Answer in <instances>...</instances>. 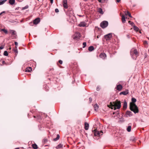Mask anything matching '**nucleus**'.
Wrapping results in <instances>:
<instances>
[{"instance_id": "1", "label": "nucleus", "mask_w": 149, "mask_h": 149, "mask_svg": "<svg viewBox=\"0 0 149 149\" xmlns=\"http://www.w3.org/2000/svg\"><path fill=\"white\" fill-rule=\"evenodd\" d=\"M132 102L130 103V110L133 111L135 113H138L139 111V109L137 106L134 103L136 101V99L134 98L133 97L132 98Z\"/></svg>"}, {"instance_id": "2", "label": "nucleus", "mask_w": 149, "mask_h": 149, "mask_svg": "<svg viewBox=\"0 0 149 149\" xmlns=\"http://www.w3.org/2000/svg\"><path fill=\"white\" fill-rule=\"evenodd\" d=\"M110 106L111 107V108L113 109L114 110L116 109H119L121 107L120 102L117 100L115 102H111Z\"/></svg>"}, {"instance_id": "3", "label": "nucleus", "mask_w": 149, "mask_h": 149, "mask_svg": "<svg viewBox=\"0 0 149 149\" xmlns=\"http://www.w3.org/2000/svg\"><path fill=\"white\" fill-rule=\"evenodd\" d=\"M130 54L132 58L136 60L138 56V53L137 50L134 48L132 49L130 52Z\"/></svg>"}, {"instance_id": "4", "label": "nucleus", "mask_w": 149, "mask_h": 149, "mask_svg": "<svg viewBox=\"0 0 149 149\" xmlns=\"http://www.w3.org/2000/svg\"><path fill=\"white\" fill-rule=\"evenodd\" d=\"M10 32L11 34V38L12 39H15L17 38V35L16 31L14 30H10Z\"/></svg>"}, {"instance_id": "5", "label": "nucleus", "mask_w": 149, "mask_h": 149, "mask_svg": "<svg viewBox=\"0 0 149 149\" xmlns=\"http://www.w3.org/2000/svg\"><path fill=\"white\" fill-rule=\"evenodd\" d=\"M108 22L104 21L101 23L100 26L102 28H104L108 26Z\"/></svg>"}, {"instance_id": "6", "label": "nucleus", "mask_w": 149, "mask_h": 149, "mask_svg": "<svg viewBox=\"0 0 149 149\" xmlns=\"http://www.w3.org/2000/svg\"><path fill=\"white\" fill-rule=\"evenodd\" d=\"M102 131H101L100 132L99 131H97L96 130H94V134L95 136H97L98 137H100L101 135H102Z\"/></svg>"}, {"instance_id": "7", "label": "nucleus", "mask_w": 149, "mask_h": 149, "mask_svg": "<svg viewBox=\"0 0 149 149\" xmlns=\"http://www.w3.org/2000/svg\"><path fill=\"white\" fill-rule=\"evenodd\" d=\"M112 36V34L111 33H109L108 34L105 35L104 36V38L106 40H109Z\"/></svg>"}, {"instance_id": "8", "label": "nucleus", "mask_w": 149, "mask_h": 149, "mask_svg": "<svg viewBox=\"0 0 149 149\" xmlns=\"http://www.w3.org/2000/svg\"><path fill=\"white\" fill-rule=\"evenodd\" d=\"M67 2V0H63V6L64 8L65 9H67L68 8V6Z\"/></svg>"}, {"instance_id": "9", "label": "nucleus", "mask_w": 149, "mask_h": 149, "mask_svg": "<svg viewBox=\"0 0 149 149\" xmlns=\"http://www.w3.org/2000/svg\"><path fill=\"white\" fill-rule=\"evenodd\" d=\"M40 21V19L39 18H37L34 19L33 21V24H38Z\"/></svg>"}, {"instance_id": "10", "label": "nucleus", "mask_w": 149, "mask_h": 149, "mask_svg": "<svg viewBox=\"0 0 149 149\" xmlns=\"http://www.w3.org/2000/svg\"><path fill=\"white\" fill-rule=\"evenodd\" d=\"M132 113L130 111H127L126 112L125 116L127 117H130L132 116Z\"/></svg>"}, {"instance_id": "11", "label": "nucleus", "mask_w": 149, "mask_h": 149, "mask_svg": "<svg viewBox=\"0 0 149 149\" xmlns=\"http://www.w3.org/2000/svg\"><path fill=\"white\" fill-rule=\"evenodd\" d=\"M80 37V34L78 32L76 33L74 36L73 38L74 39H77Z\"/></svg>"}, {"instance_id": "12", "label": "nucleus", "mask_w": 149, "mask_h": 149, "mask_svg": "<svg viewBox=\"0 0 149 149\" xmlns=\"http://www.w3.org/2000/svg\"><path fill=\"white\" fill-rule=\"evenodd\" d=\"M106 54L104 53H101L100 55V57L103 59H105L106 57Z\"/></svg>"}, {"instance_id": "13", "label": "nucleus", "mask_w": 149, "mask_h": 149, "mask_svg": "<svg viewBox=\"0 0 149 149\" xmlns=\"http://www.w3.org/2000/svg\"><path fill=\"white\" fill-rule=\"evenodd\" d=\"M86 24L84 22H81L80 23L78 24V26L80 27H84L86 26Z\"/></svg>"}, {"instance_id": "14", "label": "nucleus", "mask_w": 149, "mask_h": 149, "mask_svg": "<svg viewBox=\"0 0 149 149\" xmlns=\"http://www.w3.org/2000/svg\"><path fill=\"white\" fill-rule=\"evenodd\" d=\"M63 146L65 147V146H63V144L60 143L56 146L55 147V148L57 149H59L60 148H62Z\"/></svg>"}, {"instance_id": "15", "label": "nucleus", "mask_w": 149, "mask_h": 149, "mask_svg": "<svg viewBox=\"0 0 149 149\" xmlns=\"http://www.w3.org/2000/svg\"><path fill=\"white\" fill-rule=\"evenodd\" d=\"M128 90H126L125 91H122L120 92V95L123 94L124 95H126L128 94Z\"/></svg>"}, {"instance_id": "16", "label": "nucleus", "mask_w": 149, "mask_h": 149, "mask_svg": "<svg viewBox=\"0 0 149 149\" xmlns=\"http://www.w3.org/2000/svg\"><path fill=\"white\" fill-rule=\"evenodd\" d=\"M123 88V87L120 84L117 85V89L119 91H121Z\"/></svg>"}, {"instance_id": "17", "label": "nucleus", "mask_w": 149, "mask_h": 149, "mask_svg": "<svg viewBox=\"0 0 149 149\" xmlns=\"http://www.w3.org/2000/svg\"><path fill=\"white\" fill-rule=\"evenodd\" d=\"M89 125L86 122L85 123L84 128L85 130H87L89 128Z\"/></svg>"}, {"instance_id": "18", "label": "nucleus", "mask_w": 149, "mask_h": 149, "mask_svg": "<svg viewBox=\"0 0 149 149\" xmlns=\"http://www.w3.org/2000/svg\"><path fill=\"white\" fill-rule=\"evenodd\" d=\"M98 12L100 14H103L102 10L101 8H98Z\"/></svg>"}, {"instance_id": "19", "label": "nucleus", "mask_w": 149, "mask_h": 149, "mask_svg": "<svg viewBox=\"0 0 149 149\" xmlns=\"http://www.w3.org/2000/svg\"><path fill=\"white\" fill-rule=\"evenodd\" d=\"M94 47L93 46H91L88 47V50L90 52H91L94 50Z\"/></svg>"}, {"instance_id": "20", "label": "nucleus", "mask_w": 149, "mask_h": 149, "mask_svg": "<svg viewBox=\"0 0 149 149\" xmlns=\"http://www.w3.org/2000/svg\"><path fill=\"white\" fill-rule=\"evenodd\" d=\"M32 70V68L31 67H29L27 68L26 69V71L27 72H30Z\"/></svg>"}, {"instance_id": "21", "label": "nucleus", "mask_w": 149, "mask_h": 149, "mask_svg": "<svg viewBox=\"0 0 149 149\" xmlns=\"http://www.w3.org/2000/svg\"><path fill=\"white\" fill-rule=\"evenodd\" d=\"M32 147L34 149H37L38 148V146L36 144H33L32 145Z\"/></svg>"}, {"instance_id": "22", "label": "nucleus", "mask_w": 149, "mask_h": 149, "mask_svg": "<svg viewBox=\"0 0 149 149\" xmlns=\"http://www.w3.org/2000/svg\"><path fill=\"white\" fill-rule=\"evenodd\" d=\"M15 3V0H9V3L11 5H13Z\"/></svg>"}, {"instance_id": "23", "label": "nucleus", "mask_w": 149, "mask_h": 149, "mask_svg": "<svg viewBox=\"0 0 149 149\" xmlns=\"http://www.w3.org/2000/svg\"><path fill=\"white\" fill-rule=\"evenodd\" d=\"M122 21L123 23H125V17L124 15L122 16Z\"/></svg>"}, {"instance_id": "24", "label": "nucleus", "mask_w": 149, "mask_h": 149, "mask_svg": "<svg viewBox=\"0 0 149 149\" xmlns=\"http://www.w3.org/2000/svg\"><path fill=\"white\" fill-rule=\"evenodd\" d=\"M94 109L95 111H97L98 109V106L97 104H95L94 106Z\"/></svg>"}, {"instance_id": "25", "label": "nucleus", "mask_w": 149, "mask_h": 149, "mask_svg": "<svg viewBox=\"0 0 149 149\" xmlns=\"http://www.w3.org/2000/svg\"><path fill=\"white\" fill-rule=\"evenodd\" d=\"M123 107L125 109H126L127 107V103L125 101L124 102Z\"/></svg>"}, {"instance_id": "26", "label": "nucleus", "mask_w": 149, "mask_h": 149, "mask_svg": "<svg viewBox=\"0 0 149 149\" xmlns=\"http://www.w3.org/2000/svg\"><path fill=\"white\" fill-rule=\"evenodd\" d=\"M131 126H128L127 128V130L128 132H130L131 130Z\"/></svg>"}, {"instance_id": "27", "label": "nucleus", "mask_w": 149, "mask_h": 149, "mask_svg": "<svg viewBox=\"0 0 149 149\" xmlns=\"http://www.w3.org/2000/svg\"><path fill=\"white\" fill-rule=\"evenodd\" d=\"M59 137H60V136H59V135L57 134V135L56 137V138L54 139V141H57V140H58L59 139Z\"/></svg>"}, {"instance_id": "28", "label": "nucleus", "mask_w": 149, "mask_h": 149, "mask_svg": "<svg viewBox=\"0 0 149 149\" xmlns=\"http://www.w3.org/2000/svg\"><path fill=\"white\" fill-rule=\"evenodd\" d=\"M7 0H3L0 1V5L3 4Z\"/></svg>"}, {"instance_id": "29", "label": "nucleus", "mask_w": 149, "mask_h": 149, "mask_svg": "<svg viewBox=\"0 0 149 149\" xmlns=\"http://www.w3.org/2000/svg\"><path fill=\"white\" fill-rule=\"evenodd\" d=\"M1 31H3L6 34H7L8 33L7 30L5 29H1Z\"/></svg>"}, {"instance_id": "30", "label": "nucleus", "mask_w": 149, "mask_h": 149, "mask_svg": "<svg viewBox=\"0 0 149 149\" xmlns=\"http://www.w3.org/2000/svg\"><path fill=\"white\" fill-rule=\"evenodd\" d=\"M71 17H72L73 19H74L75 18L73 15V12L72 10H71Z\"/></svg>"}, {"instance_id": "31", "label": "nucleus", "mask_w": 149, "mask_h": 149, "mask_svg": "<svg viewBox=\"0 0 149 149\" xmlns=\"http://www.w3.org/2000/svg\"><path fill=\"white\" fill-rule=\"evenodd\" d=\"M3 54L5 56H7L8 55V52L5 51L4 52Z\"/></svg>"}, {"instance_id": "32", "label": "nucleus", "mask_w": 149, "mask_h": 149, "mask_svg": "<svg viewBox=\"0 0 149 149\" xmlns=\"http://www.w3.org/2000/svg\"><path fill=\"white\" fill-rule=\"evenodd\" d=\"M125 15H128L130 17H132L130 13L128 11H127V14H126V13L125 14Z\"/></svg>"}, {"instance_id": "33", "label": "nucleus", "mask_w": 149, "mask_h": 149, "mask_svg": "<svg viewBox=\"0 0 149 149\" xmlns=\"http://www.w3.org/2000/svg\"><path fill=\"white\" fill-rule=\"evenodd\" d=\"M83 48H85L86 45V42H84L83 43Z\"/></svg>"}, {"instance_id": "34", "label": "nucleus", "mask_w": 149, "mask_h": 149, "mask_svg": "<svg viewBox=\"0 0 149 149\" xmlns=\"http://www.w3.org/2000/svg\"><path fill=\"white\" fill-rule=\"evenodd\" d=\"M134 29L135 30L138 31V28L136 26H134Z\"/></svg>"}, {"instance_id": "35", "label": "nucleus", "mask_w": 149, "mask_h": 149, "mask_svg": "<svg viewBox=\"0 0 149 149\" xmlns=\"http://www.w3.org/2000/svg\"><path fill=\"white\" fill-rule=\"evenodd\" d=\"M128 22L132 26H133V25L134 24V23L133 22H131L130 21H129Z\"/></svg>"}, {"instance_id": "36", "label": "nucleus", "mask_w": 149, "mask_h": 149, "mask_svg": "<svg viewBox=\"0 0 149 149\" xmlns=\"http://www.w3.org/2000/svg\"><path fill=\"white\" fill-rule=\"evenodd\" d=\"M28 8V6H25V7H24L22 8V10H25V9H27Z\"/></svg>"}, {"instance_id": "37", "label": "nucleus", "mask_w": 149, "mask_h": 149, "mask_svg": "<svg viewBox=\"0 0 149 149\" xmlns=\"http://www.w3.org/2000/svg\"><path fill=\"white\" fill-rule=\"evenodd\" d=\"M58 63L61 64H62L63 63L62 61L60 60L58 61Z\"/></svg>"}, {"instance_id": "38", "label": "nucleus", "mask_w": 149, "mask_h": 149, "mask_svg": "<svg viewBox=\"0 0 149 149\" xmlns=\"http://www.w3.org/2000/svg\"><path fill=\"white\" fill-rule=\"evenodd\" d=\"M55 12L56 13H57L58 12L59 10H58V9L57 8H56L55 9Z\"/></svg>"}, {"instance_id": "39", "label": "nucleus", "mask_w": 149, "mask_h": 149, "mask_svg": "<svg viewBox=\"0 0 149 149\" xmlns=\"http://www.w3.org/2000/svg\"><path fill=\"white\" fill-rule=\"evenodd\" d=\"M14 52H15L16 53H17L18 52L17 50V49H14Z\"/></svg>"}, {"instance_id": "40", "label": "nucleus", "mask_w": 149, "mask_h": 149, "mask_svg": "<svg viewBox=\"0 0 149 149\" xmlns=\"http://www.w3.org/2000/svg\"><path fill=\"white\" fill-rule=\"evenodd\" d=\"M29 24L30 26H33V24H33V23L32 22H31L29 23Z\"/></svg>"}, {"instance_id": "41", "label": "nucleus", "mask_w": 149, "mask_h": 149, "mask_svg": "<svg viewBox=\"0 0 149 149\" xmlns=\"http://www.w3.org/2000/svg\"><path fill=\"white\" fill-rule=\"evenodd\" d=\"M36 117L38 119H40L41 118V117L40 116H36Z\"/></svg>"}, {"instance_id": "42", "label": "nucleus", "mask_w": 149, "mask_h": 149, "mask_svg": "<svg viewBox=\"0 0 149 149\" xmlns=\"http://www.w3.org/2000/svg\"><path fill=\"white\" fill-rule=\"evenodd\" d=\"M3 48V46L2 45L0 47V49H2Z\"/></svg>"}, {"instance_id": "43", "label": "nucleus", "mask_w": 149, "mask_h": 149, "mask_svg": "<svg viewBox=\"0 0 149 149\" xmlns=\"http://www.w3.org/2000/svg\"><path fill=\"white\" fill-rule=\"evenodd\" d=\"M14 44L16 46H17L18 45V43L17 42H14Z\"/></svg>"}, {"instance_id": "44", "label": "nucleus", "mask_w": 149, "mask_h": 149, "mask_svg": "<svg viewBox=\"0 0 149 149\" xmlns=\"http://www.w3.org/2000/svg\"><path fill=\"white\" fill-rule=\"evenodd\" d=\"M92 100V99L90 97L89 98V100L90 102H91Z\"/></svg>"}, {"instance_id": "45", "label": "nucleus", "mask_w": 149, "mask_h": 149, "mask_svg": "<svg viewBox=\"0 0 149 149\" xmlns=\"http://www.w3.org/2000/svg\"><path fill=\"white\" fill-rule=\"evenodd\" d=\"M5 12L4 11H3V12H2L1 13H0V15H1V14L3 13H5Z\"/></svg>"}, {"instance_id": "46", "label": "nucleus", "mask_w": 149, "mask_h": 149, "mask_svg": "<svg viewBox=\"0 0 149 149\" xmlns=\"http://www.w3.org/2000/svg\"><path fill=\"white\" fill-rule=\"evenodd\" d=\"M5 12L4 11H3V12H2L1 13H0V15H1V14L3 13H5Z\"/></svg>"}, {"instance_id": "47", "label": "nucleus", "mask_w": 149, "mask_h": 149, "mask_svg": "<svg viewBox=\"0 0 149 149\" xmlns=\"http://www.w3.org/2000/svg\"><path fill=\"white\" fill-rule=\"evenodd\" d=\"M50 2L51 3H53V0H50Z\"/></svg>"}, {"instance_id": "48", "label": "nucleus", "mask_w": 149, "mask_h": 149, "mask_svg": "<svg viewBox=\"0 0 149 149\" xmlns=\"http://www.w3.org/2000/svg\"><path fill=\"white\" fill-rule=\"evenodd\" d=\"M102 0H98L99 2L102 3Z\"/></svg>"}, {"instance_id": "49", "label": "nucleus", "mask_w": 149, "mask_h": 149, "mask_svg": "<svg viewBox=\"0 0 149 149\" xmlns=\"http://www.w3.org/2000/svg\"><path fill=\"white\" fill-rule=\"evenodd\" d=\"M99 88L98 86H97V91H98L99 90Z\"/></svg>"}, {"instance_id": "50", "label": "nucleus", "mask_w": 149, "mask_h": 149, "mask_svg": "<svg viewBox=\"0 0 149 149\" xmlns=\"http://www.w3.org/2000/svg\"><path fill=\"white\" fill-rule=\"evenodd\" d=\"M120 0H116V2L118 3L120 1Z\"/></svg>"}, {"instance_id": "51", "label": "nucleus", "mask_w": 149, "mask_h": 149, "mask_svg": "<svg viewBox=\"0 0 149 149\" xmlns=\"http://www.w3.org/2000/svg\"><path fill=\"white\" fill-rule=\"evenodd\" d=\"M2 63L3 64L4 63H5V61H2Z\"/></svg>"}, {"instance_id": "52", "label": "nucleus", "mask_w": 149, "mask_h": 149, "mask_svg": "<svg viewBox=\"0 0 149 149\" xmlns=\"http://www.w3.org/2000/svg\"><path fill=\"white\" fill-rule=\"evenodd\" d=\"M100 37V36H97V38H98Z\"/></svg>"}, {"instance_id": "53", "label": "nucleus", "mask_w": 149, "mask_h": 149, "mask_svg": "<svg viewBox=\"0 0 149 149\" xmlns=\"http://www.w3.org/2000/svg\"><path fill=\"white\" fill-rule=\"evenodd\" d=\"M15 149H19V148H15Z\"/></svg>"}, {"instance_id": "54", "label": "nucleus", "mask_w": 149, "mask_h": 149, "mask_svg": "<svg viewBox=\"0 0 149 149\" xmlns=\"http://www.w3.org/2000/svg\"><path fill=\"white\" fill-rule=\"evenodd\" d=\"M34 118H35L36 117V116H34Z\"/></svg>"}, {"instance_id": "55", "label": "nucleus", "mask_w": 149, "mask_h": 149, "mask_svg": "<svg viewBox=\"0 0 149 149\" xmlns=\"http://www.w3.org/2000/svg\"><path fill=\"white\" fill-rule=\"evenodd\" d=\"M10 49H11V48H10Z\"/></svg>"}, {"instance_id": "56", "label": "nucleus", "mask_w": 149, "mask_h": 149, "mask_svg": "<svg viewBox=\"0 0 149 149\" xmlns=\"http://www.w3.org/2000/svg\"><path fill=\"white\" fill-rule=\"evenodd\" d=\"M37 0L38 1H39V0Z\"/></svg>"}]
</instances>
